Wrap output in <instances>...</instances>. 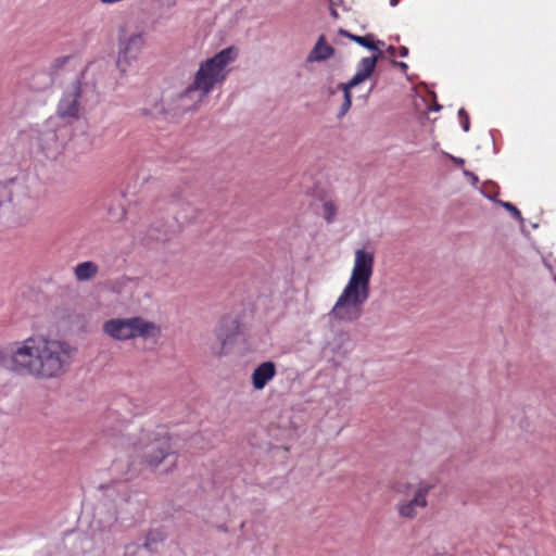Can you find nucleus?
Listing matches in <instances>:
<instances>
[{
  "label": "nucleus",
  "instance_id": "nucleus-31",
  "mask_svg": "<svg viewBox=\"0 0 556 556\" xmlns=\"http://www.w3.org/2000/svg\"><path fill=\"white\" fill-rule=\"evenodd\" d=\"M177 222H178L179 224H184V223H185V220H182V219H180V218H177Z\"/></svg>",
  "mask_w": 556,
  "mask_h": 556
},
{
  "label": "nucleus",
  "instance_id": "nucleus-10",
  "mask_svg": "<svg viewBox=\"0 0 556 556\" xmlns=\"http://www.w3.org/2000/svg\"><path fill=\"white\" fill-rule=\"evenodd\" d=\"M33 139L38 152L48 160H56L63 151L64 138L50 124H47L40 130L34 131Z\"/></svg>",
  "mask_w": 556,
  "mask_h": 556
},
{
  "label": "nucleus",
  "instance_id": "nucleus-32",
  "mask_svg": "<svg viewBox=\"0 0 556 556\" xmlns=\"http://www.w3.org/2000/svg\"><path fill=\"white\" fill-rule=\"evenodd\" d=\"M554 281L556 282V275L554 276Z\"/></svg>",
  "mask_w": 556,
  "mask_h": 556
},
{
  "label": "nucleus",
  "instance_id": "nucleus-25",
  "mask_svg": "<svg viewBox=\"0 0 556 556\" xmlns=\"http://www.w3.org/2000/svg\"><path fill=\"white\" fill-rule=\"evenodd\" d=\"M542 261H543L544 266L547 269L553 270V264H552V262H551L548 256H543Z\"/></svg>",
  "mask_w": 556,
  "mask_h": 556
},
{
  "label": "nucleus",
  "instance_id": "nucleus-16",
  "mask_svg": "<svg viewBox=\"0 0 556 556\" xmlns=\"http://www.w3.org/2000/svg\"><path fill=\"white\" fill-rule=\"evenodd\" d=\"M74 277L78 282H85L93 279L99 273V266L92 261L78 263L74 269Z\"/></svg>",
  "mask_w": 556,
  "mask_h": 556
},
{
  "label": "nucleus",
  "instance_id": "nucleus-6",
  "mask_svg": "<svg viewBox=\"0 0 556 556\" xmlns=\"http://www.w3.org/2000/svg\"><path fill=\"white\" fill-rule=\"evenodd\" d=\"M104 496L113 503L114 511L104 519H99L103 529H110L116 522L136 520L141 515L144 502L139 494L129 491L128 484L123 481L113 482L102 488Z\"/></svg>",
  "mask_w": 556,
  "mask_h": 556
},
{
  "label": "nucleus",
  "instance_id": "nucleus-13",
  "mask_svg": "<svg viewBox=\"0 0 556 556\" xmlns=\"http://www.w3.org/2000/svg\"><path fill=\"white\" fill-rule=\"evenodd\" d=\"M381 55V50H378V53L374 54L372 56L363 58L356 65V73L354 76L348 83H345L348 87L354 88L366 81L374 73L376 64Z\"/></svg>",
  "mask_w": 556,
  "mask_h": 556
},
{
  "label": "nucleus",
  "instance_id": "nucleus-3",
  "mask_svg": "<svg viewBox=\"0 0 556 556\" xmlns=\"http://www.w3.org/2000/svg\"><path fill=\"white\" fill-rule=\"evenodd\" d=\"M236 58V50L229 47L201 61L191 84L178 96V108L182 111L197 110L214 89L225 83Z\"/></svg>",
  "mask_w": 556,
  "mask_h": 556
},
{
  "label": "nucleus",
  "instance_id": "nucleus-21",
  "mask_svg": "<svg viewBox=\"0 0 556 556\" xmlns=\"http://www.w3.org/2000/svg\"><path fill=\"white\" fill-rule=\"evenodd\" d=\"M490 200L496 202L497 204H500L502 207H504L506 211H508L511 216L517 219L518 222L520 223H523V218L521 216V213L520 211L510 202H505V201H496L495 199H493L492 197H488Z\"/></svg>",
  "mask_w": 556,
  "mask_h": 556
},
{
  "label": "nucleus",
  "instance_id": "nucleus-24",
  "mask_svg": "<svg viewBox=\"0 0 556 556\" xmlns=\"http://www.w3.org/2000/svg\"><path fill=\"white\" fill-rule=\"evenodd\" d=\"M463 174L464 176L468 177L471 181L472 185H477L478 181H479V178L476 174H473L472 172L468 170V169H463Z\"/></svg>",
  "mask_w": 556,
  "mask_h": 556
},
{
  "label": "nucleus",
  "instance_id": "nucleus-23",
  "mask_svg": "<svg viewBox=\"0 0 556 556\" xmlns=\"http://www.w3.org/2000/svg\"><path fill=\"white\" fill-rule=\"evenodd\" d=\"M442 154L444 156H446L447 159H450L452 162H454L456 165L458 166H463L465 164V160L462 159V157H458V156H454L447 152H442Z\"/></svg>",
  "mask_w": 556,
  "mask_h": 556
},
{
  "label": "nucleus",
  "instance_id": "nucleus-18",
  "mask_svg": "<svg viewBox=\"0 0 556 556\" xmlns=\"http://www.w3.org/2000/svg\"><path fill=\"white\" fill-rule=\"evenodd\" d=\"M165 540V533L160 529L150 530L146 536L144 548L150 553L157 551V547Z\"/></svg>",
  "mask_w": 556,
  "mask_h": 556
},
{
  "label": "nucleus",
  "instance_id": "nucleus-12",
  "mask_svg": "<svg viewBox=\"0 0 556 556\" xmlns=\"http://www.w3.org/2000/svg\"><path fill=\"white\" fill-rule=\"evenodd\" d=\"M429 485H420L412 500L404 501L399 504L397 511L403 518L413 519L417 516L418 510L427 506V495L429 493Z\"/></svg>",
  "mask_w": 556,
  "mask_h": 556
},
{
  "label": "nucleus",
  "instance_id": "nucleus-2",
  "mask_svg": "<svg viewBox=\"0 0 556 556\" xmlns=\"http://www.w3.org/2000/svg\"><path fill=\"white\" fill-rule=\"evenodd\" d=\"M375 255L366 249H357L351 276L340 295L328 312L330 320L340 324L357 321L370 296V279L374 275Z\"/></svg>",
  "mask_w": 556,
  "mask_h": 556
},
{
  "label": "nucleus",
  "instance_id": "nucleus-4",
  "mask_svg": "<svg viewBox=\"0 0 556 556\" xmlns=\"http://www.w3.org/2000/svg\"><path fill=\"white\" fill-rule=\"evenodd\" d=\"M39 208V200L23 178L0 181V219L9 225H25Z\"/></svg>",
  "mask_w": 556,
  "mask_h": 556
},
{
  "label": "nucleus",
  "instance_id": "nucleus-29",
  "mask_svg": "<svg viewBox=\"0 0 556 556\" xmlns=\"http://www.w3.org/2000/svg\"><path fill=\"white\" fill-rule=\"evenodd\" d=\"M395 51H396V48H395V47H393V46H390V47L388 48V52H389L391 55H394V54H395Z\"/></svg>",
  "mask_w": 556,
  "mask_h": 556
},
{
  "label": "nucleus",
  "instance_id": "nucleus-7",
  "mask_svg": "<svg viewBox=\"0 0 556 556\" xmlns=\"http://www.w3.org/2000/svg\"><path fill=\"white\" fill-rule=\"evenodd\" d=\"M103 332L113 340L127 341L137 338L154 339L161 334V328L153 321L135 316L111 318L102 325Z\"/></svg>",
  "mask_w": 556,
  "mask_h": 556
},
{
  "label": "nucleus",
  "instance_id": "nucleus-26",
  "mask_svg": "<svg viewBox=\"0 0 556 556\" xmlns=\"http://www.w3.org/2000/svg\"><path fill=\"white\" fill-rule=\"evenodd\" d=\"M394 65L399 67L402 72H406L408 68V65L405 62H394Z\"/></svg>",
  "mask_w": 556,
  "mask_h": 556
},
{
  "label": "nucleus",
  "instance_id": "nucleus-11",
  "mask_svg": "<svg viewBox=\"0 0 556 556\" xmlns=\"http://www.w3.org/2000/svg\"><path fill=\"white\" fill-rule=\"evenodd\" d=\"M239 333V321L232 317H224L215 329V336L219 342V346L214 349V353L218 356L226 355L228 350L236 341Z\"/></svg>",
  "mask_w": 556,
  "mask_h": 556
},
{
  "label": "nucleus",
  "instance_id": "nucleus-28",
  "mask_svg": "<svg viewBox=\"0 0 556 556\" xmlns=\"http://www.w3.org/2000/svg\"><path fill=\"white\" fill-rule=\"evenodd\" d=\"M152 238L156 239V240H162V241H165L168 239V236L166 233L164 235H151Z\"/></svg>",
  "mask_w": 556,
  "mask_h": 556
},
{
  "label": "nucleus",
  "instance_id": "nucleus-22",
  "mask_svg": "<svg viewBox=\"0 0 556 556\" xmlns=\"http://www.w3.org/2000/svg\"><path fill=\"white\" fill-rule=\"evenodd\" d=\"M458 118H459L463 130L465 132L469 131V129H470L469 116L464 109H459Z\"/></svg>",
  "mask_w": 556,
  "mask_h": 556
},
{
  "label": "nucleus",
  "instance_id": "nucleus-9",
  "mask_svg": "<svg viewBox=\"0 0 556 556\" xmlns=\"http://www.w3.org/2000/svg\"><path fill=\"white\" fill-rule=\"evenodd\" d=\"M143 33L124 34L118 39V58L116 65L122 73L136 62L144 47Z\"/></svg>",
  "mask_w": 556,
  "mask_h": 556
},
{
  "label": "nucleus",
  "instance_id": "nucleus-20",
  "mask_svg": "<svg viewBox=\"0 0 556 556\" xmlns=\"http://www.w3.org/2000/svg\"><path fill=\"white\" fill-rule=\"evenodd\" d=\"M352 88L353 87H348V85L344 83H341L338 85V89L343 92V98H344L343 103L341 104L340 111L338 113L339 117L344 116L352 105V94H351Z\"/></svg>",
  "mask_w": 556,
  "mask_h": 556
},
{
  "label": "nucleus",
  "instance_id": "nucleus-19",
  "mask_svg": "<svg viewBox=\"0 0 556 556\" xmlns=\"http://www.w3.org/2000/svg\"><path fill=\"white\" fill-rule=\"evenodd\" d=\"M338 213V206L332 200H325L321 206V215L327 224L336 222Z\"/></svg>",
  "mask_w": 556,
  "mask_h": 556
},
{
  "label": "nucleus",
  "instance_id": "nucleus-8",
  "mask_svg": "<svg viewBox=\"0 0 556 556\" xmlns=\"http://www.w3.org/2000/svg\"><path fill=\"white\" fill-rule=\"evenodd\" d=\"M90 92L91 88L78 79L66 87L58 104L59 117L68 122L78 119Z\"/></svg>",
  "mask_w": 556,
  "mask_h": 556
},
{
  "label": "nucleus",
  "instance_id": "nucleus-14",
  "mask_svg": "<svg viewBox=\"0 0 556 556\" xmlns=\"http://www.w3.org/2000/svg\"><path fill=\"white\" fill-rule=\"evenodd\" d=\"M276 372L277 370L274 362L267 361L261 363L254 368L251 375L253 388L257 391L263 390L267 383L274 379Z\"/></svg>",
  "mask_w": 556,
  "mask_h": 556
},
{
  "label": "nucleus",
  "instance_id": "nucleus-1",
  "mask_svg": "<svg viewBox=\"0 0 556 556\" xmlns=\"http://www.w3.org/2000/svg\"><path fill=\"white\" fill-rule=\"evenodd\" d=\"M77 349L66 340L31 336L0 348V366L38 380L62 378L72 367Z\"/></svg>",
  "mask_w": 556,
  "mask_h": 556
},
{
  "label": "nucleus",
  "instance_id": "nucleus-17",
  "mask_svg": "<svg viewBox=\"0 0 556 556\" xmlns=\"http://www.w3.org/2000/svg\"><path fill=\"white\" fill-rule=\"evenodd\" d=\"M339 34L351 39L352 41L358 43L359 46H362L370 51H376L377 53H378V50H380L379 47L384 45V42L381 40H377L376 42H374L372 35L358 36V35L351 34L344 29H340Z\"/></svg>",
  "mask_w": 556,
  "mask_h": 556
},
{
  "label": "nucleus",
  "instance_id": "nucleus-30",
  "mask_svg": "<svg viewBox=\"0 0 556 556\" xmlns=\"http://www.w3.org/2000/svg\"><path fill=\"white\" fill-rule=\"evenodd\" d=\"M397 3H399V0H390V5L391 7L397 5Z\"/></svg>",
  "mask_w": 556,
  "mask_h": 556
},
{
  "label": "nucleus",
  "instance_id": "nucleus-5",
  "mask_svg": "<svg viewBox=\"0 0 556 556\" xmlns=\"http://www.w3.org/2000/svg\"><path fill=\"white\" fill-rule=\"evenodd\" d=\"M116 435V444L123 448H134L135 453L144 458L152 467H157L170 454L169 438L164 427H157L154 432L142 430L139 434L129 425L110 434Z\"/></svg>",
  "mask_w": 556,
  "mask_h": 556
},
{
  "label": "nucleus",
  "instance_id": "nucleus-15",
  "mask_svg": "<svg viewBox=\"0 0 556 556\" xmlns=\"http://www.w3.org/2000/svg\"><path fill=\"white\" fill-rule=\"evenodd\" d=\"M334 53V49L326 43L325 37L320 36L316 41L314 48L307 55V62H323L331 58Z\"/></svg>",
  "mask_w": 556,
  "mask_h": 556
},
{
  "label": "nucleus",
  "instance_id": "nucleus-27",
  "mask_svg": "<svg viewBox=\"0 0 556 556\" xmlns=\"http://www.w3.org/2000/svg\"><path fill=\"white\" fill-rule=\"evenodd\" d=\"M399 55L401 58H406L408 55V49L404 46L399 48Z\"/></svg>",
  "mask_w": 556,
  "mask_h": 556
}]
</instances>
